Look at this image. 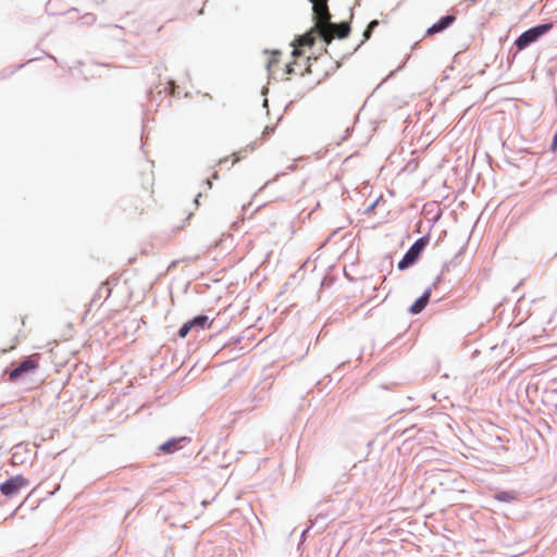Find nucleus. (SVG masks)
Masks as SVG:
<instances>
[{
  "mask_svg": "<svg viewBox=\"0 0 557 557\" xmlns=\"http://www.w3.org/2000/svg\"><path fill=\"white\" fill-rule=\"evenodd\" d=\"M553 148H554V149H556V148H557V134H556V135H555V137H554Z\"/></svg>",
  "mask_w": 557,
  "mask_h": 557,
  "instance_id": "6ab92c4d",
  "label": "nucleus"
},
{
  "mask_svg": "<svg viewBox=\"0 0 557 557\" xmlns=\"http://www.w3.org/2000/svg\"><path fill=\"white\" fill-rule=\"evenodd\" d=\"M193 327H194V326H193V323H190V321H189V322H187V323H185V324H183V325H182V327H181V329H180V331H178V335H180V337H182V338L186 337V336H187V334L190 332V330H191Z\"/></svg>",
  "mask_w": 557,
  "mask_h": 557,
  "instance_id": "f3484780",
  "label": "nucleus"
},
{
  "mask_svg": "<svg viewBox=\"0 0 557 557\" xmlns=\"http://www.w3.org/2000/svg\"><path fill=\"white\" fill-rule=\"evenodd\" d=\"M379 25V21L377 20H373L369 23L367 29L364 30L363 33V40H368L370 39L371 35H372V32L373 29Z\"/></svg>",
  "mask_w": 557,
  "mask_h": 557,
  "instance_id": "dca6fc26",
  "label": "nucleus"
},
{
  "mask_svg": "<svg viewBox=\"0 0 557 557\" xmlns=\"http://www.w3.org/2000/svg\"><path fill=\"white\" fill-rule=\"evenodd\" d=\"M169 84L171 86V92H173L174 91V83L171 81V82H169Z\"/></svg>",
  "mask_w": 557,
  "mask_h": 557,
  "instance_id": "412c9836",
  "label": "nucleus"
},
{
  "mask_svg": "<svg viewBox=\"0 0 557 557\" xmlns=\"http://www.w3.org/2000/svg\"><path fill=\"white\" fill-rule=\"evenodd\" d=\"M252 150H253V147L251 146V147H247L243 150H239L238 152H234L233 153L234 159H233L232 163L234 164V163L238 162L239 160L245 159L247 157V154L249 152H251Z\"/></svg>",
  "mask_w": 557,
  "mask_h": 557,
  "instance_id": "2eb2a0df",
  "label": "nucleus"
},
{
  "mask_svg": "<svg viewBox=\"0 0 557 557\" xmlns=\"http://www.w3.org/2000/svg\"><path fill=\"white\" fill-rule=\"evenodd\" d=\"M102 286H103V287H106L107 293H108V296H109V295H110V293H111V290H110V288H109L108 283H103V284H102Z\"/></svg>",
  "mask_w": 557,
  "mask_h": 557,
  "instance_id": "aec40b11",
  "label": "nucleus"
},
{
  "mask_svg": "<svg viewBox=\"0 0 557 557\" xmlns=\"http://www.w3.org/2000/svg\"><path fill=\"white\" fill-rule=\"evenodd\" d=\"M27 485V480L22 475H15L0 485V492L8 497H11L20 492V490Z\"/></svg>",
  "mask_w": 557,
  "mask_h": 557,
  "instance_id": "6e6552de",
  "label": "nucleus"
},
{
  "mask_svg": "<svg viewBox=\"0 0 557 557\" xmlns=\"http://www.w3.org/2000/svg\"><path fill=\"white\" fill-rule=\"evenodd\" d=\"M191 215H193V213L189 212L188 215H187V220H189Z\"/></svg>",
  "mask_w": 557,
  "mask_h": 557,
  "instance_id": "4be33fe9",
  "label": "nucleus"
},
{
  "mask_svg": "<svg viewBox=\"0 0 557 557\" xmlns=\"http://www.w3.org/2000/svg\"><path fill=\"white\" fill-rule=\"evenodd\" d=\"M431 288H428L423 295L418 298L414 304L410 307L409 311L410 313L412 314H418L420 313L425 307L426 305L429 304L430 301V297H431Z\"/></svg>",
  "mask_w": 557,
  "mask_h": 557,
  "instance_id": "9d476101",
  "label": "nucleus"
},
{
  "mask_svg": "<svg viewBox=\"0 0 557 557\" xmlns=\"http://www.w3.org/2000/svg\"><path fill=\"white\" fill-rule=\"evenodd\" d=\"M552 27V24H542L528 29L527 32L522 33L516 40V46L520 50L527 48L530 44L536 41L542 35L547 33Z\"/></svg>",
  "mask_w": 557,
  "mask_h": 557,
  "instance_id": "39448f33",
  "label": "nucleus"
},
{
  "mask_svg": "<svg viewBox=\"0 0 557 557\" xmlns=\"http://www.w3.org/2000/svg\"><path fill=\"white\" fill-rule=\"evenodd\" d=\"M153 175L151 172L143 174L140 183L135 187L133 205L135 210L144 213L154 202L153 198Z\"/></svg>",
  "mask_w": 557,
  "mask_h": 557,
  "instance_id": "f03ea898",
  "label": "nucleus"
},
{
  "mask_svg": "<svg viewBox=\"0 0 557 557\" xmlns=\"http://www.w3.org/2000/svg\"><path fill=\"white\" fill-rule=\"evenodd\" d=\"M208 320L209 319L207 315H198V317L194 318L193 320H190V323H193L194 327L205 329L206 326L207 327L211 326V323H208Z\"/></svg>",
  "mask_w": 557,
  "mask_h": 557,
  "instance_id": "ddd939ff",
  "label": "nucleus"
},
{
  "mask_svg": "<svg viewBox=\"0 0 557 557\" xmlns=\"http://www.w3.org/2000/svg\"><path fill=\"white\" fill-rule=\"evenodd\" d=\"M495 498L499 502H512L517 499V496L513 492H500L495 495Z\"/></svg>",
  "mask_w": 557,
  "mask_h": 557,
  "instance_id": "4468645a",
  "label": "nucleus"
},
{
  "mask_svg": "<svg viewBox=\"0 0 557 557\" xmlns=\"http://www.w3.org/2000/svg\"><path fill=\"white\" fill-rule=\"evenodd\" d=\"M456 21L455 15H446L443 16L438 22L433 24L431 27L426 30V36H433L437 33H441L448 28L454 22Z\"/></svg>",
  "mask_w": 557,
  "mask_h": 557,
  "instance_id": "1a4fd4ad",
  "label": "nucleus"
},
{
  "mask_svg": "<svg viewBox=\"0 0 557 557\" xmlns=\"http://www.w3.org/2000/svg\"><path fill=\"white\" fill-rule=\"evenodd\" d=\"M178 440L173 438L162 444L159 449L164 454H172L178 448Z\"/></svg>",
  "mask_w": 557,
  "mask_h": 557,
  "instance_id": "f8f14e48",
  "label": "nucleus"
},
{
  "mask_svg": "<svg viewBox=\"0 0 557 557\" xmlns=\"http://www.w3.org/2000/svg\"><path fill=\"white\" fill-rule=\"evenodd\" d=\"M40 362V355L33 354L22 361L14 370L9 374L10 381H16L23 374L38 369Z\"/></svg>",
  "mask_w": 557,
  "mask_h": 557,
  "instance_id": "423d86ee",
  "label": "nucleus"
},
{
  "mask_svg": "<svg viewBox=\"0 0 557 557\" xmlns=\"http://www.w3.org/2000/svg\"><path fill=\"white\" fill-rule=\"evenodd\" d=\"M200 196H201V195H200V194H198V195L195 197V199H194V203H195V206H196V207H198V205H199V200H198V199H199V197H200Z\"/></svg>",
  "mask_w": 557,
  "mask_h": 557,
  "instance_id": "a211bd4d",
  "label": "nucleus"
},
{
  "mask_svg": "<svg viewBox=\"0 0 557 557\" xmlns=\"http://www.w3.org/2000/svg\"><path fill=\"white\" fill-rule=\"evenodd\" d=\"M327 1L329 0H313L312 11L314 16V26L297 39V45L299 47L313 46L318 32L331 21Z\"/></svg>",
  "mask_w": 557,
  "mask_h": 557,
  "instance_id": "f257e3e1",
  "label": "nucleus"
},
{
  "mask_svg": "<svg viewBox=\"0 0 557 557\" xmlns=\"http://www.w3.org/2000/svg\"><path fill=\"white\" fill-rule=\"evenodd\" d=\"M350 34V25L347 22L332 23L331 21L318 32L317 36H320L323 41L329 45L333 39H344Z\"/></svg>",
  "mask_w": 557,
  "mask_h": 557,
  "instance_id": "20e7f679",
  "label": "nucleus"
},
{
  "mask_svg": "<svg viewBox=\"0 0 557 557\" xmlns=\"http://www.w3.org/2000/svg\"><path fill=\"white\" fill-rule=\"evenodd\" d=\"M280 55L281 53L278 51H273L268 59L267 70L271 75L276 74V66L278 65L280 62Z\"/></svg>",
  "mask_w": 557,
  "mask_h": 557,
  "instance_id": "9b49d317",
  "label": "nucleus"
},
{
  "mask_svg": "<svg viewBox=\"0 0 557 557\" xmlns=\"http://www.w3.org/2000/svg\"><path fill=\"white\" fill-rule=\"evenodd\" d=\"M428 240L424 237L419 238L416 243L409 248L404 258L398 262V269L405 270L411 264H413L419 258L421 251L426 246Z\"/></svg>",
  "mask_w": 557,
  "mask_h": 557,
  "instance_id": "0eeeda50",
  "label": "nucleus"
},
{
  "mask_svg": "<svg viewBox=\"0 0 557 557\" xmlns=\"http://www.w3.org/2000/svg\"><path fill=\"white\" fill-rule=\"evenodd\" d=\"M292 54L294 60L293 62L285 65L282 76L283 79H289L292 75L302 76L310 72V65L308 64L310 61L309 57L304 58L301 51L298 48H295Z\"/></svg>",
  "mask_w": 557,
  "mask_h": 557,
  "instance_id": "7ed1b4c3",
  "label": "nucleus"
}]
</instances>
